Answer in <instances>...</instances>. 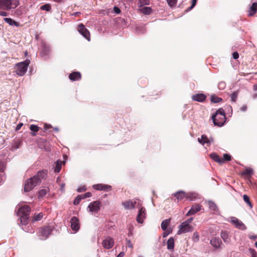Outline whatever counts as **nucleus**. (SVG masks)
I'll return each mask as SVG.
<instances>
[{
  "instance_id": "obj_17",
  "label": "nucleus",
  "mask_w": 257,
  "mask_h": 257,
  "mask_svg": "<svg viewBox=\"0 0 257 257\" xmlns=\"http://www.w3.org/2000/svg\"><path fill=\"white\" fill-rule=\"evenodd\" d=\"M93 188L97 190H110L111 187L107 185H102L101 184H95L93 186Z\"/></svg>"
},
{
  "instance_id": "obj_55",
  "label": "nucleus",
  "mask_w": 257,
  "mask_h": 257,
  "mask_svg": "<svg viewBox=\"0 0 257 257\" xmlns=\"http://www.w3.org/2000/svg\"><path fill=\"white\" fill-rule=\"evenodd\" d=\"M114 11L116 14H119L120 13V9L116 7H114Z\"/></svg>"
},
{
  "instance_id": "obj_58",
  "label": "nucleus",
  "mask_w": 257,
  "mask_h": 257,
  "mask_svg": "<svg viewBox=\"0 0 257 257\" xmlns=\"http://www.w3.org/2000/svg\"><path fill=\"white\" fill-rule=\"evenodd\" d=\"M8 15V14L7 12L5 11H0V16L6 17Z\"/></svg>"
},
{
  "instance_id": "obj_51",
  "label": "nucleus",
  "mask_w": 257,
  "mask_h": 257,
  "mask_svg": "<svg viewBox=\"0 0 257 257\" xmlns=\"http://www.w3.org/2000/svg\"><path fill=\"white\" fill-rule=\"evenodd\" d=\"M83 199L88 198L91 196V193L90 192H87L85 193L84 195H82Z\"/></svg>"
},
{
  "instance_id": "obj_16",
  "label": "nucleus",
  "mask_w": 257,
  "mask_h": 257,
  "mask_svg": "<svg viewBox=\"0 0 257 257\" xmlns=\"http://www.w3.org/2000/svg\"><path fill=\"white\" fill-rule=\"evenodd\" d=\"M206 98V95L203 93L196 94L192 95V98L194 101L203 102Z\"/></svg>"
},
{
  "instance_id": "obj_52",
  "label": "nucleus",
  "mask_w": 257,
  "mask_h": 257,
  "mask_svg": "<svg viewBox=\"0 0 257 257\" xmlns=\"http://www.w3.org/2000/svg\"><path fill=\"white\" fill-rule=\"evenodd\" d=\"M5 168V164L0 161V171H3V170Z\"/></svg>"
},
{
  "instance_id": "obj_50",
  "label": "nucleus",
  "mask_w": 257,
  "mask_h": 257,
  "mask_svg": "<svg viewBox=\"0 0 257 257\" xmlns=\"http://www.w3.org/2000/svg\"><path fill=\"white\" fill-rule=\"evenodd\" d=\"M86 190V188L85 186H82V187H78L77 189V190L78 192H82L85 191Z\"/></svg>"
},
{
  "instance_id": "obj_38",
  "label": "nucleus",
  "mask_w": 257,
  "mask_h": 257,
  "mask_svg": "<svg viewBox=\"0 0 257 257\" xmlns=\"http://www.w3.org/2000/svg\"><path fill=\"white\" fill-rule=\"evenodd\" d=\"M192 240L194 242H197L199 241V234L197 232L195 231L193 233Z\"/></svg>"
},
{
  "instance_id": "obj_25",
  "label": "nucleus",
  "mask_w": 257,
  "mask_h": 257,
  "mask_svg": "<svg viewBox=\"0 0 257 257\" xmlns=\"http://www.w3.org/2000/svg\"><path fill=\"white\" fill-rule=\"evenodd\" d=\"M47 175V173L45 171H39L36 175L34 177L36 178L40 179V183L41 182V180L45 177Z\"/></svg>"
},
{
  "instance_id": "obj_27",
  "label": "nucleus",
  "mask_w": 257,
  "mask_h": 257,
  "mask_svg": "<svg viewBox=\"0 0 257 257\" xmlns=\"http://www.w3.org/2000/svg\"><path fill=\"white\" fill-rule=\"evenodd\" d=\"M174 247V239L173 237H170L167 241V248L169 250H173Z\"/></svg>"
},
{
  "instance_id": "obj_9",
  "label": "nucleus",
  "mask_w": 257,
  "mask_h": 257,
  "mask_svg": "<svg viewBox=\"0 0 257 257\" xmlns=\"http://www.w3.org/2000/svg\"><path fill=\"white\" fill-rule=\"evenodd\" d=\"M78 31L88 41H90V34L89 31L82 24H79L77 28Z\"/></svg>"
},
{
  "instance_id": "obj_18",
  "label": "nucleus",
  "mask_w": 257,
  "mask_h": 257,
  "mask_svg": "<svg viewBox=\"0 0 257 257\" xmlns=\"http://www.w3.org/2000/svg\"><path fill=\"white\" fill-rule=\"evenodd\" d=\"M69 78L72 81H77L81 78V74L79 72H73L70 74Z\"/></svg>"
},
{
  "instance_id": "obj_33",
  "label": "nucleus",
  "mask_w": 257,
  "mask_h": 257,
  "mask_svg": "<svg viewBox=\"0 0 257 257\" xmlns=\"http://www.w3.org/2000/svg\"><path fill=\"white\" fill-rule=\"evenodd\" d=\"M211 101L212 103H218L222 101V98L215 95H212L210 97Z\"/></svg>"
},
{
  "instance_id": "obj_20",
  "label": "nucleus",
  "mask_w": 257,
  "mask_h": 257,
  "mask_svg": "<svg viewBox=\"0 0 257 257\" xmlns=\"http://www.w3.org/2000/svg\"><path fill=\"white\" fill-rule=\"evenodd\" d=\"M210 157L215 162L223 164L224 163V160L219 157L218 155H217L215 153H211L210 155Z\"/></svg>"
},
{
  "instance_id": "obj_1",
  "label": "nucleus",
  "mask_w": 257,
  "mask_h": 257,
  "mask_svg": "<svg viewBox=\"0 0 257 257\" xmlns=\"http://www.w3.org/2000/svg\"><path fill=\"white\" fill-rule=\"evenodd\" d=\"M211 118L215 125L219 127L223 126L226 120L225 112L223 109L222 108L218 109L216 113L212 115Z\"/></svg>"
},
{
  "instance_id": "obj_4",
  "label": "nucleus",
  "mask_w": 257,
  "mask_h": 257,
  "mask_svg": "<svg viewBox=\"0 0 257 257\" xmlns=\"http://www.w3.org/2000/svg\"><path fill=\"white\" fill-rule=\"evenodd\" d=\"M19 4L18 0H0V7L6 10L15 9Z\"/></svg>"
},
{
  "instance_id": "obj_48",
  "label": "nucleus",
  "mask_w": 257,
  "mask_h": 257,
  "mask_svg": "<svg viewBox=\"0 0 257 257\" xmlns=\"http://www.w3.org/2000/svg\"><path fill=\"white\" fill-rule=\"evenodd\" d=\"M141 6L149 5V0H139Z\"/></svg>"
},
{
  "instance_id": "obj_53",
  "label": "nucleus",
  "mask_w": 257,
  "mask_h": 257,
  "mask_svg": "<svg viewBox=\"0 0 257 257\" xmlns=\"http://www.w3.org/2000/svg\"><path fill=\"white\" fill-rule=\"evenodd\" d=\"M232 57L234 59H236L238 58L239 55L238 53L236 52H234L232 53Z\"/></svg>"
},
{
  "instance_id": "obj_61",
  "label": "nucleus",
  "mask_w": 257,
  "mask_h": 257,
  "mask_svg": "<svg viewBox=\"0 0 257 257\" xmlns=\"http://www.w3.org/2000/svg\"><path fill=\"white\" fill-rule=\"evenodd\" d=\"M23 126V123H19L17 126V127H16V130H19L21 128V127Z\"/></svg>"
},
{
  "instance_id": "obj_57",
  "label": "nucleus",
  "mask_w": 257,
  "mask_h": 257,
  "mask_svg": "<svg viewBox=\"0 0 257 257\" xmlns=\"http://www.w3.org/2000/svg\"><path fill=\"white\" fill-rule=\"evenodd\" d=\"M4 180H5V176L4 175H3L2 174H0V185L4 181Z\"/></svg>"
},
{
  "instance_id": "obj_41",
  "label": "nucleus",
  "mask_w": 257,
  "mask_h": 257,
  "mask_svg": "<svg viewBox=\"0 0 257 257\" xmlns=\"http://www.w3.org/2000/svg\"><path fill=\"white\" fill-rule=\"evenodd\" d=\"M82 199H83L82 195L77 196V197L74 199L73 204L74 205H78Z\"/></svg>"
},
{
  "instance_id": "obj_12",
  "label": "nucleus",
  "mask_w": 257,
  "mask_h": 257,
  "mask_svg": "<svg viewBox=\"0 0 257 257\" xmlns=\"http://www.w3.org/2000/svg\"><path fill=\"white\" fill-rule=\"evenodd\" d=\"M102 244L105 249H110L114 245V240L112 238L107 237L103 240Z\"/></svg>"
},
{
  "instance_id": "obj_15",
  "label": "nucleus",
  "mask_w": 257,
  "mask_h": 257,
  "mask_svg": "<svg viewBox=\"0 0 257 257\" xmlns=\"http://www.w3.org/2000/svg\"><path fill=\"white\" fill-rule=\"evenodd\" d=\"M210 243L215 248H218L220 247L222 241L219 238L213 237L211 239Z\"/></svg>"
},
{
  "instance_id": "obj_46",
  "label": "nucleus",
  "mask_w": 257,
  "mask_h": 257,
  "mask_svg": "<svg viewBox=\"0 0 257 257\" xmlns=\"http://www.w3.org/2000/svg\"><path fill=\"white\" fill-rule=\"evenodd\" d=\"M30 129L32 131L37 132L39 131V127L37 125L32 124L30 125Z\"/></svg>"
},
{
  "instance_id": "obj_2",
  "label": "nucleus",
  "mask_w": 257,
  "mask_h": 257,
  "mask_svg": "<svg viewBox=\"0 0 257 257\" xmlns=\"http://www.w3.org/2000/svg\"><path fill=\"white\" fill-rule=\"evenodd\" d=\"M30 212L31 208L28 205H24L19 208V215L22 224L26 225L28 223Z\"/></svg>"
},
{
  "instance_id": "obj_39",
  "label": "nucleus",
  "mask_w": 257,
  "mask_h": 257,
  "mask_svg": "<svg viewBox=\"0 0 257 257\" xmlns=\"http://www.w3.org/2000/svg\"><path fill=\"white\" fill-rule=\"evenodd\" d=\"M237 92H234L233 93L231 94L230 95V97L231 98V101L232 102H235L237 100Z\"/></svg>"
},
{
  "instance_id": "obj_32",
  "label": "nucleus",
  "mask_w": 257,
  "mask_h": 257,
  "mask_svg": "<svg viewBox=\"0 0 257 257\" xmlns=\"http://www.w3.org/2000/svg\"><path fill=\"white\" fill-rule=\"evenodd\" d=\"M140 11L145 15H149L152 12V9L150 7H143L140 9Z\"/></svg>"
},
{
  "instance_id": "obj_62",
  "label": "nucleus",
  "mask_w": 257,
  "mask_h": 257,
  "mask_svg": "<svg viewBox=\"0 0 257 257\" xmlns=\"http://www.w3.org/2000/svg\"><path fill=\"white\" fill-rule=\"evenodd\" d=\"M124 253L122 252H120L117 256V257H123L124 256Z\"/></svg>"
},
{
  "instance_id": "obj_28",
  "label": "nucleus",
  "mask_w": 257,
  "mask_h": 257,
  "mask_svg": "<svg viewBox=\"0 0 257 257\" xmlns=\"http://www.w3.org/2000/svg\"><path fill=\"white\" fill-rule=\"evenodd\" d=\"M170 221H171L170 219H167L163 220L162 222L161 228L163 230L165 231L167 229L168 226L169 225V224L170 223Z\"/></svg>"
},
{
  "instance_id": "obj_31",
  "label": "nucleus",
  "mask_w": 257,
  "mask_h": 257,
  "mask_svg": "<svg viewBox=\"0 0 257 257\" xmlns=\"http://www.w3.org/2000/svg\"><path fill=\"white\" fill-rule=\"evenodd\" d=\"M122 205L124 208L126 209H131L134 208L133 203H132V202H131L130 200L124 202H122Z\"/></svg>"
},
{
  "instance_id": "obj_11",
  "label": "nucleus",
  "mask_w": 257,
  "mask_h": 257,
  "mask_svg": "<svg viewBox=\"0 0 257 257\" xmlns=\"http://www.w3.org/2000/svg\"><path fill=\"white\" fill-rule=\"evenodd\" d=\"M139 209V213L137 217V221L139 223H143L144 219L146 218V209L143 207H140Z\"/></svg>"
},
{
  "instance_id": "obj_56",
  "label": "nucleus",
  "mask_w": 257,
  "mask_h": 257,
  "mask_svg": "<svg viewBox=\"0 0 257 257\" xmlns=\"http://www.w3.org/2000/svg\"><path fill=\"white\" fill-rule=\"evenodd\" d=\"M51 127V125L50 124H48L46 123V124H44V128L45 130H47L49 128H50Z\"/></svg>"
},
{
  "instance_id": "obj_29",
  "label": "nucleus",
  "mask_w": 257,
  "mask_h": 257,
  "mask_svg": "<svg viewBox=\"0 0 257 257\" xmlns=\"http://www.w3.org/2000/svg\"><path fill=\"white\" fill-rule=\"evenodd\" d=\"M49 191V189L48 188H45V189H41L38 193V197L39 198H42L44 197L48 192Z\"/></svg>"
},
{
  "instance_id": "obj_60",
  "label": "nucleus",
  "mask_w": 257,
  "mask_h": 257,
  "mask_svg": "<svg viewBox=\"0 0 257 257\" xmlns=\"http://www.w3.org/2000/svg\"><path fill=\"white\" fill-rule=\"evenodd\" d=\"M170 234L169 232L165 231L163 234V237H166Z\"/></svg>"
},
{
  "instance_id": "obj_8",
  "label": "nucleus",
  "mask_w": 257,
  "mask_h": 257,
  "mask_svg": "<svg viewBox=\"0 0 257 257\" xmlns=\"http://www.w3.org/2000/svg\"><path fill=\"white\" fill-rule=\"evenodd\" d=\"M100 202L95 201L89 203L88 206L89 211L91 212L97 213L100 210Z\"/></svg>"
},
{
  "instance_id": "obj_34",
  "label": "nucleus",
  "mask_w": 257,
  "mask_h": 257,
  "mask_svg": "<svg viewBox=\"0 0 257 257\" xmlns=\"http://www.w3.org/2000/svg\"><path fill=\"white\" fill-rule=\"evenodd\" d=\"M50 51V48L48 46L45 44L43 45V49L41 51V54L43 55H47Z\"/></svg>"
},
{
  "instance_id": "obj_49",
  "label": "nucleus",
  "mask_w": 257,
  "mask_h": 257,
  "mask_svg": "<svg viewBox=\"0 0 257 257\" xmlns=\"http://www.w3.org/2000/svg\"><path fill=\"white\" fill-rule=\"evenodd\" d=\"M197 3V0H192V4L190 8H188V9L187 10V11H189L191 10H192L196 5Z\"/></svg>"
},
{
  "instance_id": "obj_10",
  "label": "nucleus",
  "mask_w": 257,
  "mask_h": 257,
  "mask_svg": "<svg viewBox=\"0 0 257 257\" xmlns=\"http://www.w3.org/2000/svg\"><path fill=\"white\" fill-rule=\"evenodd\" d=\"M229 221L238 229L242 230L245 229V226L244 224L235 217H230L229 218Z\"/></svg>"
},
{
  "instance_id": "obj_3",
  "label": "nucleus",
  "mask_w": 257,
  "mask_h": 257,
  "mask_svg": "<svg viewBox=\"0 0 257 257\" xmlns=\"http://www.w3.org/2000/svg\"><path fill=\"white\" fill-rule=\"evenodd\" d=\"M40 179L34 176L26 180L24 185V191L28 192L32 190L35 186L39 184Z\"/></svg>"
},
{
  "instance_id": "obj_30",
  "label": "nucleus",
  "mask_w": 257,
  "mask_h": 257,
  "mask_svg": "<svg viewBox=\"0 0 257 257\" xmlns=\"http://www.w3.org/2000/svg\"><path fill=\"white\" fill-rule=\"evenodd\" d=\"M207 204L208 205V206L209 207V209L211 210L216 211L217 210V207L216 205V204L211 201H208L207 202Z\"/></svg>"
},
{
  "instance_id": "obj_44",
  "label": "nucleus",
  "mask_w": 257,
  "mask_h": 257,
  "mask_svg": "<svg viewBox=\"0 0 257 257\" xmlns=\"http://www.w3.org/2000/svg\"><path fill=\"white\" fill-rule=\"evenodd\" d=\"M167 3L171 7H173L176 5L177 0H167Z\"/></svg>"
},
{
  "instance_id": "obj_35",
  "label": "nucleus",
  "mask_w": 257,
  "mask_h": 257,
  "mask_svg": "<svg viewBox=\"0 0 257 257\" xmlns=\"http://www.w3.org/2000/svg\"><path fill=\"white\" fill-rule=\"evenodd\" d=\"M62 162L60 160H58L56 162V166L54 168V172L56 173H59L61 169Z\"/></svg>"
},
{
  "instance_id": "obj_21",
  "label": "nucleus",
  "mask_w": 257,
  "mask_h": 257,
  "mask_svg": "<svg viewBox=\"0 0 257 257\" xmlns=\"http://www.w3.org/2000/svg\"><path fill=\"white\" fill-rule=\"evenodd\" d=\"M186 195L187 193L183 191H179L174 194V196L176 197V198L180 200H181L183 198H186Z\"/></svg>"
},
{
  "instance_id": "obj_36",
  "label": "nucleus",
  "mask_w": 257,
  "mask_h": 257,
  "mask_svg": "<svg viewBox=\"0 0 257 257\" xmlns=\"http://www.w3.org/2000/svg\"><path fill=\"white\" fill-rule=\"evenodd\" d=\"M43 216V213H42V212L39 213L38 214H36L33 216L32 221L35 222V221H37L40 220L42 218Z\"/></svg>"
},
{
  "instance_id": "obj_14",
  "label": "nucleus",
  "mask_w": 257,
  "mask_h": 257,
  "mask_svg": "<svg viewBox=\"0 0 257 257\" xmlns=\"http://www.w3.org/2000/svg\"><path fill=\"white\" fill-rule=\"evenodd\" d=\"M71 227L75 232L79 229L78 220L76 217H73L71 219Z\"/></svg>"
},
{
  "instance_id": "obj_13",
  "label": "nucleus",
  "mask_w": 257,
  "mask_h": 257,
  "mask_svg": "<svg viewBox=\"0 0 257 257\" xmlns=\"http://www.w3.org/2000/svg\"><path fill=\"white\" fill-rule=\"evenodd\" d=\"M201 209V206L199 204H195L193 205L191 209L188 211L186 214V216H190L193 215L199 211Z\"/></svg>"
},
{
  "instance_id": "obj_59",
  "label": "nucleus",
  "mask_w": 257,
  "mask_h": 257,
  "mask_svg": "<svg viewBox=\"0 0 257 257\" xmlns=\"http://www.w3.org/2000/svg\"><path fill=\"white\" fill-rule=\"evenodd\" d=\"M247 109V106L246 105H243L240 108V110L242 111H245Z\"/></svg>"
},
{
  "instance_id": "obj_37",
  "label": "nucleus",
  "mask_w": 257,
  "mask_h": 257,
  "mask_svg": "<svg viewBox=\"0 0 257 257\" xmlns=\"http://www.w3.org/2000/svg\"><path fill=\"white\" fill-rule=\"evenodd\" d=\"M243 199L244 202L249 206L250 208L252 207V204L250 201L249 198L247 195H243Z\"/></svg>"
},
{
  "instance_id": "obj_19",
  "label": "nucleus",
  "mask_w": 257,
  "mask_h": 257,
  "mask_svg": "<svg viewBox=\"0 0 257 257\" xmlns=\"http://www.w3.org/2000/svg\"><path fill=\"white\" fill-rule=\"evenodd\" d=\"M221 237L226 243H228L231 240L230 236L227 231H222L221 233Z\"/></svg>"
},
{
  "instance_id": "obj_26",
  "label": "nucleus",
  "mask_w": 257,
  "mask_h": 257,
  "mask_svg": "<svg viewBox=\"0 0 257 257\" xmlns=\"http://www.w3.org/2000/svg\"><path fill=\"white\" fill-rule=\"evenodd\" d=\"M4 20L5 22H6L10 26H15L16 27H19L20 26L18 22L14 21L11 18H4Z\"/></svg>"
},
{
  "instance_id": "obj_22",
  "label": "nucleus",
  "mask_w": 257,
  "mask_h": 257,
  "mask_svg": "<svg viewBox=\"0 0 257 257\" xmlns=\"http://www.w3.org/2000/svg\"><path fill=\"white\" fill-rule=\"evenodd\" d=\"M257 11V3H253L250 7V10L248 12V15L252 16L255 14Z\"/></svg>"
},
{
  "instance_id": "obj_64",
  "label": "nucleus",
  "mask_w": 257,
  "mask_h": 257,
  "mask_svg": "<svg viewBox=\"0 0 257 257\" xmlns=\"http://www.w3.org/2000/svg\"><path fill=\"white\" fill-rule=\"evenodd\" d=\"M128 246L129 247H131V248H132L133 247V244L131 243V241H128Z\"/></svg>"
},
{
  "instance_id": "obj_40",
  "label": "nucleus",
  "mask_w": 257,
  "mask_h": 257,
  "mask_svg": "<svg viewBox=\"0 0 257 257\" xmlns=\"http://www.w3.org/2000/svg\"><path fill=\"white\" fill-rule=\"evenodd\" d=\"M132 203H133V208H135L136 207H138L140 208V207H141L142 204L139 202H138L137 200H130Z\"/></svg>"
},
{
  "instance_id": "obj_5",
  "label": "nucleus",
  "mask_w": 257,
  "mask_h": 257,
  "mask_svg": "<svg viewBox=\"0 0 257 257\" xmlns=\"http://www.w3.org/2000/svg\"><path fill=\"white\" fill-rule=\"evenodd\" d=\"M30 63L29 60H26L25 61L16 64V73L19 76H23L26 72L28 69V66Z\"/></svg>"
},
{
  "instance_id": "obj_42",
  "label": "nucleus",
  "mask_w": 257,
  "mask_h": 257,
  "mask_svg": "<svg viewBox=\"0 0 257 257\" xmlns=\"http://www.w3.org/2000/svg\"><path fill=\"white\" fill-rule=\"evenodd\" d=\"M252 174V170L251 169H246L242 174L245 176H250Z\"/></svg>"
},
{
  "instance_id": "obj_45",
  "label": "nucleus",
  "mask_w": 257,
  "mask_h": 257,
  "mask_svg": "<svg viewBox=\"0 0 257 257\" xmlns=\"http://www.w3.org/2000/svg\"><path fill=\"white\" fill-rule=\"evenodd\" d=\"M41 9L42 10H45L46 11H49L51 9V7L49 5L46 4L42 6L41 7Z\"/></svg>"
},
{
  "instance_id": "obj_23",
  "label": "nucleus",
  "mask_w": 257,
  "mask_h": 257,
  "mask_svg": "<svg viewBox=\"0 0 257 257\" xmlns=\"http://www.w3.org/2000/svg\"><path fill=\"white\" fill-rule=\"evenodd\" d=\"M198 194L196 192H190L187 193L186 199L190 201H193L198 198Z\"/></svg>"
},
{
  "instance_id": "obj_24",
  "label": "nucleus",
  "mask_w": 257,
  "mask_h": 257,
  "mask_svg": "<svg viewBox=\"0 0 257 257\" xmlns=\"http://www.w3.org/2000/svg\"><path fill=\"white\" fill-rule=\"evenodd\" d=\"M198 142L203 145L204 144H210L211 142L205 135H202L201 137L198 139Z\"/></svg>"
},
{
  "instance_id": "obj_47",
  "label": "nucleus",
  "mask_w": 257,
  "mask_h": 257,
  "mask_svg": "<svg viewBox=\"0 0 257 257\" xmlns=\"http://www.w3.org/2000/svg\"><path fill=\"white\" fill-rule=\"evenodd\" d=\"M222 159L224 160V162L225 161H228L231 160V156L227 154H224L223 155V158Z\"/></svg>"
},
{
  "instance_id": "obj_6",
  "label": "nucleus",
  "mask_w": 257,
  "mask_h": 257,
  "mask_svg": "<svg viewBox=\"0 0 257 257\" xmlns=\"http://www.w3.org/2000/svg\"><path fill=\"white\" fill-rule=\"evenodd\" d=\"M178 228L179 230L177 232L178 234L192 232L193 230V227L192 225L187 224L185 222L181 223Z\"/></svg>"
},
{
  "instance_id": "obj_63",
  "label": "nucleus",
  "mask_w": 257,
  "mask_h": 257,
  "mask_svg": "<svg viewBox=\"0 0 257 257\" xmlns=\"http://www.w3.org/2000/svg\"><path fill=\"white\" fill-rule=\"evenodd\" d=\"M225 86V84L223 82H220L219 83V87H222L223 88Z\"/></svg>"
},
{
  "instance_id": "obj_7",
  "label": "nucleus",
  "mask_w": 257,
  "mask_h": 257,
  "mask_svg": "<svg viewBox=\"0 0 257 257\" xmlns=\"http://www.w3.org/2000/svg\"><path fill=\"white\" fill-rule=\"evenodd\" d=\"M52 230L53 228L50 226H46L42 228L39 231V236L41 239H46L51 233Z\"/></svg>"
},
{
  "instance_id": "obj_54",
  "label": "nucleus",
  "mask_w": 257,
  "mask_h": 257,
  "mask_svg": "<svg viewBox=\"0 0 257 257\" xmlns=\"http://www.w3.org/2000/svg\"><path fill=\"white\" fill-rule=\"evenodd\" d=\"M193 220V218L191 217V218L188 219L187 220H186V221H185L184 222L187 224H190V223L192 222Z\"/></svg>"
},
{
  "instance_id": "obj_43",
  "label": "nucleus",
  "mask_w": 257,
  "mask_h": 257,
  "mask_svg": "<svg viewBox=\"0 0 257 257\" xmlns=\"http://www.w3.org/2000/svg\"><path fill=\"white\" fill-rule=\"evenodd\" d=\"M21 142L20 141H16L13 145L14 150H17L20 148Z\"/></svg>"
}]
</instances>
